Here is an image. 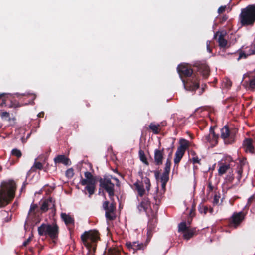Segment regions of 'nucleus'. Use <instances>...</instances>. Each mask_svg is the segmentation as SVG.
Wrapping results in <instances>:
<instances>
[{
  "label": "nucleus",
  "instance_id": "44",
  "mask_svg": "<svg viewBox=\"0 0 255 255\" xmlns=\"http://www.w3.org/2000/svg\"><path fill=\"white\" fill-rule=\"evenodd\" d=\"M237 173L239 175H242L243 173V167L242 165L238 166L237 169Z\"/></svg>",
  "mask_w": 255,
  "mask_h": 255
},
{
  "label": "nucleus",
  "instance_id": "21",
  "mask_svg": "<svg viewBox=\"0 0 255 255\" xmlns=\"http://www.w3.org/2000/svg\"><path fill=\"white\" fill-rule=\"evenodd\" d=\"M219 32H216L214 36V39H217L218 42L219 43V46L222 48H225L228 43L227 40H226L224 37V35L222 33H220Z\"/></svg>",
  "mask_w": 255,
  "mask_h": 255
},
{
  "label": "nucleus",
  "instance_id": "32",
  "mask_svg": "<svg viewBox=\"0 0 255 255\" xmlns=\"http://www.w3.org/2000/svg\"><path fill=\"white\" fill-rule=\"evenodd\" d=\"M43 168V164L41 162L35 161L33 166L31 167L30 171L35 172L36 169L42 170Z\"/></svg>",
  "mask_w": 255,
  "mask_h": 255
},
{
  "label": "nucleus",
  "instance_id": "3",
  "mask_svg": "<svg viewBox=\"0 0 255 255\" xmlns=\"http://www.w3.org/2000/svg\"><path fill=\"white\" fill-rule=\"evenodd\" d=\"M239 20L242 26H253L255 22V4L242 9Z\"/></svg>",
  "mask_w": 255,
  "mask_h": 255
},
{
  "label": "nucleus",
  "instance_id": "61",
  "mask_svg": "<svg viewBox=\"0 0 255 255\" xmlns=\"http://www.w3.org/2000/svg\"><path fill=\"white\" fill-rule=\"evenodd\" d=\"M254 150H255L254 153H255V141L254 142Z\"/></svg>",
  "mask_w": 255,
  "mask_h": 255
},
{
  "label": "nucleus",
  "instance_id": "27",
  "mask_svg": "<svg viewBox=\"0 0 255 255\" xmlns=\"http://www.w3.org/2000/svg\"><path fill=\"white\" fill-rule=\"evenodd\" d=\"M96 183H87L85 188V190H87L89 193V197L91 196L95 193L96 189Z\"/></svg>",
  "mask_w": 255,
  "mask_h": 255
},
{
  "label": "nucleus",
  "instance_id": "19",
  "mask_svg": "<svg viewBox=\"0 0 255 255\" xmlns=\"http://www.w3.org/2000/svg\"><path fill=\"white\" fill-rule=\"evenodd\" d=\"M243 146L246 152L254 153V142L251 138H246L243 142Z\"/></svg>",
  "mask_w": 255,
  "mask_h": 255
},
{
  "label": "nucleus",
  "instance_id": "10",
  "mask_svg": "<svg viewBox=\"0 0 255 255\" xmlns=\"http://www.w3.org/2000/svg\"><path fill=\"white\" fill-rule=\"evenodd\" d=\"M60 217L62 220L67 226L69 231L70 236H71L74 233L75 228V219L74 217L69 214L63 212L61 213Z\"/></svg>",
  "mask_w": 255,
  "mask_h": 255
},
{
  "label": "nucleus",
  "instance_id": "62",
  "mask_svg": "<svg viewBox=\"0 0 255 255\" xmlns=\"http://www.w3.org/2000/svg\"><path fill=\"white\" fill-rule=\"evenodd\" d=\"M210 212H213V209L211 208L210 210Z\"/></svg>",
  "mask_w": 255,
  "mask_h": 255
},
{
  "label": "nucleus",
  "instance_id": "48",
  "mask_svg": "<svg viewBox=\"0 0 255 255\" xmlns=\"http://www.w3.org/2000/svg\"><path fill=\"white\" fill-rule=\"evenodd\" d=\"M31 237H29L26 241H25L23 242L22 246H24V247L26 246L29 243V242L31 241Z\"/></svg>",
  "mask_w": 255,
  "mask_h": 255
},
{
  "label": "nucleus",
  "instance_id": "60",
  "mask_svg": "<svg viewBox=\"0 0 255 255\" xmlns=\"http://www.w3.org/2000/svg\"><path fill=\"white\" fill-rule=\"evenodd\" d=\"M29 251H30V252H33V248H29Z\"/></svg>",
  "mask_w": 255,
  "mask_h": 255
},
{
  "label": "nucleus",
  "instance_id": "4",
  "mask_svg": "<svg viewBox=\"0 0 255 255\" xmlns=\"http://www.w3.org/2000/svg\"><path fill=\"white\" fill-rule=\"evenodd\" d=\"M100 238V233L96 230L85 231L81 236L83 244L89 250L96 249V243Z\"/></svg>",
  "mask_w": 255,
  "mask_h": 255
},
{
  "label": "nucleus",
  "instance_id": "43",
  "mask_svg": "<svg viewBox=\"0 0 255 255\" xmlns=\"http://www.w3.org/2000/svg\"><path fill=\"white\" fill-rule=\"evenodd\" d=\"M191 161L192 162L195 164V163H198V164H200V159H199V158L198 157V156H195V157H193L192 159H191Z\"/></svg>",
  "mask_w": 255,
  "mask_h": 255
},
{
  "label": "nucleus",
  "instance_id": "46",
  "mask_svg": "<svg viewBox=\"0 0 255 255\" xmlns=\"http://www.w3.org/2000/svg\"><path fill=\"white\" fill-rule=\"evenodd\" d=\"M226 6H220L218 9V12L219 13V14H221V13H223L225 10H226Z\"/></svg>",
  "mask_w": 255,
  "mask_h": 255
},
{
  "label": "nucleus",
  "instance_id": "29",
  "mask_svg": "<svg viewBox=\"0 0 255 255\" xmlns=\"http://www.w3.org/2000/svg\"><path fill=\"white\" fill-rule=\"evenodd\" d=\"M237 53H239V56L237 58V61H239L240 59L243 58L246 59L249 55H251L250 54V49L247 53H245V51L239 49L238 50Z\"/></svg>",
  "mask_w": 255,
  "mask_h": 255
},
{
  "label": "nucleus",
  "instance_id": "38",
  "mask_svg": "<svg viewBox=\"0 0 255 255\" xmlns=\"http://www.w3.org/2000/svg\"><path fill=\"white\" fill-rule=\"evenodd\" d=\"M108 255H121V254L117 249L110 248L108 250Z\"/></svg>",
  "mask_w": 255,
  "mask_h": 255
},
{
  "label": "nucleus",
  "instance_id": "11",
  "mask_svg": "<svg viewBox=\"0 0 255 255\" xmlns=\"http://www.w3.org/2000/svg\"><path fill=\"white\" fill-rule=\"evenodd\" d=\"M184 143H181L180 146L177 148L175 153V157L174 159L175 164H178L184 155L186 149L188 147V141L185 139L183 140Z\"/></svg>",
  "mask_w": 255,
  "mask_h": 255
},
{
  "label": "nucleus",
  "instance_id": "25",
  "mask_svg": "<svg viewBox=\"0 0 255 255\" xmlns=\"http://www.w3.org/2000/svg\"><path fill=\"white\" fill-rule=\"evenodd\" d=\"M167 150L169 151L168 157L166 159V163L165 164V167L164 169L170 170L171 166V159L172 156L173 152V147L168 148Z\"/></svg>",
  "mask_w": 255,
  "mask_h": 255
},
{
  "label": "nucleus",
  "instance_id": "64",
  "mask_svg": "<svg viewBox=\"0 0 255 255\" xmlns=\"http://www.w3.org/2000/svg\"><path fill=\"white\" fill-rule=\"evenodd\" d=\"M32 96L33 97V99L35 98V95H32Z\"/></svg>",
  "mask_w": 255,
  "mask_h": 255
},
{
  "label": "nucleus",
  "instance_id": "13",
  "mask_svg": "<svg viewBox=\"0 0 255 255\" xmlns=\"http://www.w3.org/2000/svg\"><path fill=\"white\" fill-rule=\"evenodd\" d=\"M126 246L129 251H132L133 253H135L138 250H143L146 247V244L140 243L138 241L127 242L126 243Z\"/></svg>",
  "mask_w": 255,
  "mask_h": 255
},
{
  "label": "nucleus",
  "instance_id": "8",
  "mask_svg": "<svg viewBox=\"0 0 255 255\" xmlns=\"http://www.w3.org/2000/svg\"><path fill=\"white\" fill-rule=\"evenodd\" d=\"M108 201H105L103 203V208L106 211L105 216L109 220H113L115 218V211L116 203L112 202L110 205Z\"/></svg>",
  "mask_w": 255,
  "mask_h": 255
},
{
  "label": "nucleus",
  "instance_id": "59",
  "mask_svg": "<svg viewBox=\"0 0 255 255\" xmlns=\"http://www.w3.org/2000/svg\"><path fill=\"white\" fill-rule=\"evenodd\" d=\"M26 184L27 183H26V181L23 183V184L22 187V189H23V188H25V185H26Z\"/></svg>",
  "mask_w": 255,
  "mask_h": 255
},
{
  "label": "nucleus",
  "instance_id": "42",
  "mask_svg": "<svg viewBox=\"0 0 255 255\" xmlns=\"http://www.w3.org/2000/svg\"><path fill=\"white\" fill-rule=\"evenodd\" d=\"M154 199L155 201V205L157 206V209H158L159 205L160 204V200L158 198L157 195L156 196H154Z\"/></svg>",
  "mask_w": 255,
  "mask_h": 255
},
{
  "label": "nucleus",
  "instance_id": "50",
  "mask_svg": "<svg viewBox=\"0 0 255 255\" xmlns=\"http://www.w3.org/2000/svg\"><path fill=\"white\" fill-rule=\"evenodd\" d=\"M2 117L8 118L9 117L10 114L7 112H3L1 114Z\"/></svg>",
  "mask_w": 255,
  "mask_h": 255
},
{
  "label": "nucleus",
  "instance_id": "17",
  "mask_svg": "<svg viewBox=\"0 0 255 255\" xmlns=\"http://www.w3.org/2000/svg\"><path fill=\"white\" fill-rule=\"evenodd\" d=\"M151 203L148 197H144L143 198L142 201L138 206V209L140 212L144 211L147 212L149 208H150Z\"/></svg>",
  "mask_w": 255,
  "mask_h": 255
},
{
  "label": "nucleus",
  "instance_id": "36",
  "mask_svg": "<svg viewBox=\"0 0 255 255\" xmlns=\"http://www.w3.org/2000/svg\"><path fill=\"white\" fill-rule=\"evenodd\" d=\"M208 210L207 206L204 205L203 204H200L198 206L199 212L202 214H206Z\"/></svg>",
  "mask_w": 255,
  "mask_h": 255
},
{
  "label": "nucleus",
  "instance_id": "22",
  "mask_svg": "<svg viewBox=\"0 0 255 255\" xmlns=\"http://www.w3.org/2000/svg\"><path fill=\"white\" fill-rule=\"evenodd\" d=\"M199 230H197L195 228L189 227L184 233L183 237L184 239L187 240H189L194 236L198 234Z\"/></svg>",
  "mask_w": 255,
  "mask_h": 255
},
{
  "label": "nucleus",
  "instance_id": "24",
  "mask_svg": "<svg viewBox=\"0 0 255 255\" xmlns=\"http://www.w3.org/2000/svg\"><path fill=\"white\" fill-rule=\"evenodd\" d=\"M55 164L62 163L65 165H68L70 162V159L66 157L64 155H59L57 156L54 159Z\"/></svg>",
  "mask_w": 255,
  "mask_h": 255
},
{
  "label": "nucleus",
  "instance_id": "5",
  "mask_svg": "<svg viewBox=\"0 0 255 255\" xmlns=\"http://www.w3.org/2000/svg\"><path fill=\"white\" fill-rule=\"evenodd\" d=\"M112 178L115 180L118 183L119 182V180L117 178L112 177V176L105 175L103 177H97L100 187L108 193L111 200H113L115 194V185L111 181Z\"/></svg>",
  "mask_w": 255,
  "mask_h": 255
},
{
  "label": "nucleus",
  "instance_id": "39",
  "mask_svg": "<svg viewBox=\"0 0 255 255\" xmlns=\"http://www.w3.org/2000/svg\"><path fill=\"white\" fill-rule=\"evenodd\" d=\"M74 170L73 168H69L66 171V176L68 178H72L74 176Z\"/></svg>",
  "mask_w": 255,
  "mask_h": 255
},
{
  "label": "nucleus",
  "instance_id": "58",
  "mask_svg": "<svg viewBox=\"0 0 255 255\" xmlns=\"http://www.w3.org/2000/svg\"><path fill=\"white\" fill-rule=\"evenodd\" d=\"M44 115V113H40L38 114V116L39 117H43Z\"/></svg>",
  "mask_w": 255,
  "mask_h": 255
},
{
  "label": "nucleus",
  "instance_id": "14",
  "mask_svg": "<svg viewBox=\"0 0 255 255\" xmlns=\"http://www.w3.org/2000/svg\"><path fill=\"white\" fill-rule=\"evenodd\" d=\"M164 148L156 149L154 151V163L156 166L162 165L164 159Z\"/></svg>",
  "mask_w": 255,
  "mask_h": 255
},
{
  "label": "nucleus",
  "instance_id": "51",
  "mask_svg": "<svg viewBox=\"0 0 255 255\" xmlns=\"http://www.w3.org/2000/svg\"><path fill=\"white\" fill-rule=\"evenodd\" d=\"M207 85L206 84H204V85H202V91L201 92H200L199 93V95H201L203 92L204 91H205V89L207 88Z\"/></svg>",
  "mask_w": 255,
  "mask_h": 255
},
{
  "label": "nucleus",
  "instance_id": "53",
  "mask_svg": "<svg viewBox=\"0 0 255 255\" xmlns=\"http://www.w3.org/2000/svg\"><path fill=\"white\" fill-rule=\"evenodd\" d=\"M208 188H209L210 191H211L213 190V186L210 183H209L208 185Z\"/></svg>",
  "mask_w": 255,
  "mask_h": 255
},
{
  "label": "nucleus",
  "instance_id": "12",
  "mask_svg": "<svg viewBox=\"0 0 255 255\" xmlns=\"http://www.w3.org/2000/svg\"><path fill=\"white\" fill-rule=\"evenodd\" d=\"M143 184H145V188L146 190L148 191L150 189V187L151 186L150 181L148 178L145 177L143 178V181L141 183H138L137 182L134 184V186L136 188L138 192V194L139 196L140 197H142L145 194V189L144 188Z\"/></svg>",
  "mask_w": 255,
  "mask_h": 255
},
{
  "label": "nucleus",
  "instance_id": "54",
  "mask_svg": "<svg viewBox=\"0 0 255 255\" xmlns=\"http://www.w3.org/2000/svg\"><path fill=\"white\" fill-rule=\"evenodd\" d=\"M207 50H208L210 53H211V52H212V49H211V48L210 47L209 43H208V42H207Z\"/></svg>",
  "mask_w": 255,
  "mask_h": 255
},
{
  "label": "nucleus",
  "instance_id": "16",
  "mask_svg": "<svg viewBox=\"0 0 255 255\" xmlns=\"http://www.w3.org/2000/svg\"><path fill=\"white\" fill-rule=\"evenodd\" d=\"M85 177L86 179H83L82 176H81V180L80 181V183L82 185H86L87 183H96V179L93 177L92 174L90 172H85L84 173Z\"/></svg>",
  "mask_w": 255,
  "mask_h": 255
},
{
  "label": "nucleus",
  "instance_id": "28",
  "mask_svg": "<svg viewBox=\"0 0 255 255\" xmlns=\"http://www.w3.org/2000/svg\"><path fill=\"white\" fill-rule=\"evenodd\" d=\"M160 127V124L155 125L153 123H150L149 125V128L152 130V132L155 134H158L159 133L161 129L159 127Z\"/></svg>",
  "mask_w": 255,
  "mask_h": 255
},
{
  "label": "nucleus",
  "instance_id": "7",
  "mask_svg": "<svg viewBox=\"0 0 255 255\" xmlns=\"http://www.w3.org/2000/svg\"><path fill=\"white\" fill-rule=\"evenodd\" d=\"M238 129L236 128H229L226 125L221 129V138L225 145L234 144L236 140Z\"/></svg>",
  "mask_w": 255,
  "mask_h": 255
},
{
  "label": "nucleus",
  "instance_id": "49",
  "mask_svg": "<svg viewBox=\"0 0 255 255\" xmlns=\"http://www.w3.org/2000/svg\"><path fill=\"white\" fill-rule=\"evenodd\" d=\"M160 175V172L159 171H154V176L156 179L158 180L159 178Z\"/></svg>",
  "mask_w": 255,
  "mask_h": 255
},
{
  "label": "nucleus",
  "instance_id": "6",
  "mask_svg": "<svg viewBox=\"0 0 255 255\" xmlns=\"http://www.w3.org/2000/svg\"><path fill=\"white\" fill-rule=\"evenodd\" d=\"M38 233L39 236L49 237L52 240L58 239L59 234V227L56 224L51 225L49 224H42L38 228Z\"/></svg>",
  "mask_w": 255,
  "mask_h": 255
},
{
  "label": "nucleus",
  "instance_id": "37",
  "mask_svg": "<svg viewBox=\"0 0 255 255\" xmlns=\"http://www.w3.org/2000/svg\"><path fill=\"white\" fill-rule=\"evenodd\" d=\"M11 155L14 156H16L18 158H19L22 156V153L20 150L15 148L12 150L11 151Z\"/></svg>",
  "mask_w": 255,
  "mask_h": 255
},
{
  "label": "nucleus",
  "instance_id": "18",
  "mask_svg": "<svg viewBox=\"0 0 255 255\" xmlns=\"http://www.w3.org/2000/svg\"><path fill=\"white\" fill-rule=\"evenodd\" d=\"M157 219L156 217H153L151 219L148 224L147 234L148 237H150L153 232L154 231L156 227Z\"/></svg>",
  "mask_w": 255,
  "mask_h": 255
},
{
  "label": "nucleus",
  "instance_id": "41",
  "mask_svg": "<svg viewBox=\"0 0 255 255\" xmlns=\"http://www.w3.org/2000/svg\"><path fill=\"white\" fill-rule=\"evenodd\" d=\"M220 198V196L219 195H217V194L214 195L213 201V203L214 205H217L219 203Z\"/></svg>",
  "mask_w": 255,
  "mask_h": 255
},
{
  "label": "nucleus",
  "instance_id": "40",
  "mask_svg": "<svg viewBox=\"0 0 255 255\" xmlns=\"http://www.w3.org/2000/svg\"><path fill=\"white\" fill-rule=\"evenodd\" d=\"M234 179V177L233 176V174L232 173H229L226 178V181L227 183H232Z\"/></svg>",
  "mask_w": 255,
  "mask_h": 255
},
{
  "label": "nucleus",
  "instance_id": "34",
  "mask_svg": "<svg viewBox=\"0 0 255 255\" xmlns=\"http://www.w3.org/2000/svg\"><path fill=\"white\" fill-rule=\"evenodd\" d=\"M189 228L185 222H182L178 225V231L184 233Z\"/></svg>",
  "mask_w": 255,
  "mask_h": 255
},
{
  "label": "nucleus",
  "instance_id": "33",
  "mask_svg": "<svg viewBox=\"0 0 255 255\" xmlns=\"http://www.w3.org/2000/svg\"><path fill=\"white\" fill-rule=\"evenodd\" d=\"M38 211V206L37 204H32L30 206L29 211L28 212V215L31 214L36 215L37 212Z\"/></svg>",
  "mask_w": 255,
  "mask_h": 255
},
{
  "label": "nucleus",
  "instance_id": "63",
  "mask_svg": "<svg viewBox=\"0 0 255 255\" xmlns=\"http://www.w3.org/2000/svg\"><path fill=\"white\" fill-rule=\"evenodd\" d=\"M2 167L0 165V171L2 170Z\"/></svg>",
  "mask_w": 255,
  "mask_h": 255
},
{
  "label": "nucleus",
  "instance_id": "20",
  "mask_svg": "<svg viewBox=\"0 0 255 255\" xmlns=\"http://www.w3.org/2000/svg\"><path fill=\"white\" fill-rule=\"evenodd\" d=\"M205 140L209 143L215 145L218 143V139L219 138V135L216 134L214 131H212L209 134L204 136Z\"/></svg>",
  "mask_w": 255,
  "mask_h": 255
},
{
  "label": "nucleus",
  "instance_id": "30",
  "mask_svg": "<svg viewBox=\"0 0 255 255\" xmlns=\"http://www.w3.org/2000/svg\"><path fill=\"white\" fill-rule=\"evenodd\" d=\"M139 156L140 158V160L145 165H148L149 162L147 161V158L145 156V154L144 153V152L140 149L139 151Z\"/></svg>",
  "mask_w": 255,
  "mask_h": 255
},
{
  "label": "nucleus",
  "instance_id": "23",
  "mask_svg": "<svg viewBox=\"0 0 255 255\" xmlns=\"http://www.w3.org/2000/svg\"><path fill=\"white\" fill-rule=\"evenodd\" d=\"M170 172V170L164 169V172L160 177V179L162 183L161 186H162V189L165 188L166 184L168 182V181H169Z\"/></svg>",
  "mask_w": 255,
  "mask_h": 255
},
{
  "label": "nucleus",
  "instance_id": "9",
  "mask_svg": "<svg viewBox=\"0 0 255 255\" xmlns=\"http://www.w3.org/2000/svg\"><path fill=\"white\" fill-rule=\"evenodd\" d=\"M245 216L246 214L243 211L234 212L229 219V226L236 228L244 220Z\"/></svg>",
  "mask_w": 255,
  "mask_h": 255
},
{
  "label": "nucleus",
  "instance_id": "45",
  "mask_svg": "<svg viewBox=\"0 0 255 255\" xmlns=\"http://www.w3.org/2000/svg\"><path fill=\"white\" fill-rule=\"evenodd\" d=\"M254 201H255V196L253 195L248 199L247 204L248 205H250Z\"/></svg>",
  "mask_w": 255,
  "mask_h": 255
},
{
  "label": "nucleus",
  "instance_id": "55",
  "mask_svg": "<svg viewBox=\"0 0 255 255\" xmlns=\"http://www.w3.org/2000/svg\"><path fill=\"white\" fill-rule=\"evenodd\" d=\"M241 178H242V175L237 174V175L236 176V178L237 179V180L239 182L240 181Z\"/></svg>",
  "mask_w": 255,
  "mask_h": 255
},
{
  "label": "nucleus",
  "instance_id": "2",
  "mask_svg": "<svg viewBox=\"0 0 255 255\" xmlns=\"http://www.w3.org/2000/svg\"><path fill=\"white\" fill-rule=\"evenodd\" d=\"M16 185L13 180L2 182L0 187V208L9 204L14 199Z\"/></svg>",
  "mask_w": 255,
  "mask_h": 255
},
{
  "label": "nucleus",
  "instance_id": "31",
  "mask_svg": "<svg viewBox=\"0 0 255 255\" xmlns=\"http://www.w3.org/2000/svg\"><path fill=\"white\" fill-rule=\"evenodd\" d=\"M230 166L228 164H224L221 166L218 169V173L219 175H222L225 173L227 170L229 169Z\"/></svg>",
  "mask_w": 255,
  "mask_h": 255
},
{
  "label": "nucleus",
  "instance_id": "57",
  "mask_svg": "<svg viewBox=\"0 0 255 255\" xmlns=\"http://www.w3.org/2000/svg\"><path fill=\"white\" fill-rule=\"evenodd\" d=\"M191 221H192V218H189V219H188L187 222H188V224H190V223H191Z\"/></svg>",
  "mask_w": 255,
  "mask_h": 255
},
{
  "label": "nucleus",
  "instance_id": "56",
  "mask_svg": "<svg viewBox=\"0 0 255 255\" xmlns=\"http://www.w3.org/2000/svg\"><path fill=\"white\" fill-rule=\"evenodd\" d=\"M214 131V127L211 126V127L210 128V133H211L212 131Z\"/></svg>",
  "mask_w": 255,
  "mask_h": 255
},
{
  "label": "nucleus",
  "instance_id": "1",
  "mask_svg": "<svg viewBox=\"0 0 255 255\" xmlns=\"http://www.w3.org/2000/svg\"><path fill=\"white\" fill-rule=\"evenodd\" d=\"M177 70L185 89L191 92H194L199 88L200 77L198 73L204 78H207L210 73L209 66L200 62H196L193 65L180 64L177 66Z\"/></svg>",
  "mask_w": 255,
  "mask_h": 255
},
{
  "label": "nucleus",
  "instance_id": "52",
  "mask_svg": "<svg viewBox=\"0 0 255 255\" xmlns=\"http://www.w3.org/2000/svg\"><path fill=\"white\" fill-rule=\"evenodd\" d=\"M228 19V16L226 15H224L222 18L221 20V22L223 23L225 21H226Z\"/></svg>",
  "mask_w": 255,
  "mask_h": 255
},
{
  "label": "nucleus",
  "instance_id": "26",
  "mask_svg": "<svg viewBox=\"0 0 255 255\" xmlns=\"http://www.w3.org/2000/svg\"><path fill=\"white\" fill-rule=\"evenodd\" d=\"M249 88L251 90L255 91V69L249 76Z\"/></svg>",
  "mask_w": 255,
  "mask_h": 255
},
{
  "label": "nucleus",
  "instance_id": "35",
  "mask_svg": "<svg viewBox=\"0 0 255 255\" xmlns=\"http://www.w3.org/2000/svg\"><path fill=\"white\" fill-rule=\"evenodd\" d=\"M6 94L2 93L0 94V98L1 99V102H0V105L1 106H7L6 102L8 100V99L5 97Z\"/></svg>",
  "mask_w": 255,
  "mask_h": 255
},
{
  "label": "nucleus",
  "instance_id": "47",
  "mask_svg": "<svg viewBox=\"0 0 255 255\" xmlns=\"http://www.w3.org/2000/svg\"><path fill=\"white\" fill-rule=\"evenodd\" d=\"M195 206H193L192 209H191L190 210V216L191 218H192L193 217H194L195 215Z\"/></svg>",
  "mask_w": 255,
  "mask_h": 255
},
{
  "label": "nucleus",
  "instance_id": "15",
  "mask_svg": "<svg viewBox=\"0 0 255 255\" xmlns=\"http://www.w3.org/2000/svg\"><path fill=\"white\" fill-rule=\"evenodd\" d=\"M53 208H55L54 201L52 197H49L47 199L44 201L41 206L40 210L42 212H45L49 209Z\"/></svg>",
  "mask_w": 255,
  "mask_h": 255
}]
</instances>
